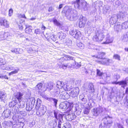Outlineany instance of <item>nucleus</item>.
<instances>
[{
	"instance_id": "obj_26",
	"label": "nucleus",
	"mask_w": 128,
	"mask_h": 128,
	"mask_svg": "<svg viewBox=\"0 0 128 128\" xmlns=\"http://www.w3.org/2000/svg\"><path fill=\"white\" fill-rule=\"evenodd\" d=\"M72 4H74L75 8H79L80 6V0H76V1L72 2Z\"/></svg>"
},
{
	"instance_id": "obj_17",
	"label": "nucleus",
	"mask_w": 128,
	"mask_h": 128,
	"mask_svg": "<svg viewBox=\"0 0 128 128\" xmlns=\"http://www.w3.org/2000/svg\"><path fill=\"white\" fill-rule=\"evenodd\" d=\"M106 41L103 42L104 44H108L112 42L113 41L112 38H110L109 35L108 34L106 36Z\"/></svg>"
},
{
	"instance_id": "obj_33",
	"label": "nucleus",
	"mask_w": 128,
	"mask_h": 128,
	"mask_svg": "<svg viewBox=\"0 0 128 128\" xmlns=\"http://www.w3.org/2000/svg\"><path fill=\"white\" fill-rule=\"evenodd\" d=\"M33 107V106H32L30 103H27L26 109L27 111H30L32 110Z\"/></svg>"
},
{
	"instance_id": "obj_24",
	"label": "nucleus",
	"mask_w": 128,
	"mask_h": 128,
	"mask_svg": "<svg viewBox=\"0 0 128 128\" xmlns=\"http://www.w3.org/2000/svg\"><path fill=\"white\" fill-rule=\"evenodd\" d=\"M47 100L48 101L51 102H53L54 103V104L55 106H56L57 102H58V100L54 98H47Z\"/></svg>"
},
{
	"instance_id": "obj_16",
	"label": "nucleus",
	"mask_w": 128,
	"mask_h": 128,
	"mask_svg": "<svg viewBox=\"0 0 128 128\" xmlns=\"http://www.w3.org/2000/svg\"><path fill=\"white\" fill-rule=\"evenodd\" d=\"M23 95V94L20 92H18L15 94L16 98L18 101H20L22 100Z\"/></svg>"
},
{
	"instance_id": "obj_51",
	"label": "nucleus",
	"mask_w": 128,
	"mask_h": 128,
	"mask_svg": "<svg viewBox=\"0 0 128 128\" xmlns=\"http://www.w3.org/2000/svg\"><path fill=\"white\" fill-rule=\"evenodd\" d=\"M59 66H60V68H62L63 69H64L68 67V64H60V65L59 64Z\"/></svg>"
},
{
	"instance_id": "obj_25",
	"label": "nucleus",
	"mask_w": 128,
	"mask_h": 128,
	"mask_svg": "<svg viewBox=\"0 0 128 128\" xmlns=\"http://www.w3.org/2000/svg\"><path fill=\"white\" fill-rule=\"evenodd\" d=\"M106 54L104 52H99L98 53V55L94 56L95 57L99 59L103 58L104 56Z\"/></svg>"
},
{
	"instance_id": "obj_62",
	"label": "nucleus",
	"mask_w": 128,
	"mask_h": 128,
	"mask_svg": "<svg viewBox=\"0 0 128 128\" xmlns=\"http://www.w3.org/2000/svg\"><path fill=\"white\" fill-rule=\"evenodd\" d=\"M115 4L116 5L119 6L121 4V2L120 0H117L116 1Z\"/></svg>"
},
{
	"instance_id": "obj_43",
	"label": "nucleus",
	"mask_w": 128,
	"mask_h": 128,
	"mask_svg": "<svg viewBox=\"0 0 128 128\" xmlns=\"http://www.w3.org/2000/svg\"><path fill=\"white\" fill-rule=\"evenodd\" d=\"M30 104L32 106H34V104L35 100L34 98H30Z\"/></svg>"
},
{
	"instance_id": "obj_32",
	"label": "nucleus",
	"mask_w": 128,
	"mask_h": 128,
	"mask_svg": "<svg viewBox=\"0 0 128 128\" xmlns=\"http://www.w3.org/2000/svg\"><path fill=\"white\" fill-rule=\"evenodd\" d=\"M122 40L124 42H128V32L124 35Z\"/></svg>"
},
{
	"instance_id": "obj_28",
	"label": "nucleus",
	"mask_w": 128,
	"mask_h": 128,
	"mask_svg": "<svg viewBox=\"0 0 128 128\" xmlns=\"http://www.w3.org/2000/svg\"><path fill=\"white\" fill-rule=\"evenodd\" d=\"M12 112L14 114L19 113V108L17 107H14L12 110Z\"/></svg>"
},
{
	"instance_id": "obj_54",
	"label": "nucleus",
	"mask_w": 128,
	"mask_h": 128,
	"mask_svg": "<svg viewBox=\"0 0 128 128\" xmlns=\"http://www.w3.org/2000/svg\"><path fill=\"white\" fill-rule=\"evenodd\" d=\"M53 22L57 26H59L60 25V24L56 19H54Z\"/></svg>"
},
{
	"instance_id": "obj_21",
	"label": "nucleus",
	"mask_w": 128,
	"mask_h": 128,
	"mask_svg": "<svg viewBox=\"0 0 128 128\" xmlns=\"http://www.w3.org/2000/svg\"><path fill=\"white\" fill-rule=\"evenodd\" d=\"M88 91L90 93H92L94 91V86L92 83H90L88 87Z\"/></svg>"
},
{
	"instance_id": "obj_13",
	"label": "nucleus",
	"mask_w": 128,
	"mask_h": 128,
	"mask_svg": "<svg viewBox=\"0 0 128 128\" xmlns=\"http://www.w3.org/2000/svg\"><path fill=\"white\" fill-rule=\"evenodd\" d=\"M122 28L121 25L119 23L117 22L114 26V29L117 32L120 31Z\"/></svg>"
},
{
	"instance_id": "obj_19",
	"label": "nucleus",
	"mask_w": 128,
	"mask_h": 128,
	"mask_svg": "<svg viewBox=\"0 0 128 128\" xmlns=\"http://www.w3.org/2000/svg\"><path fill=\"white\" fill-rule=\"evenodd\" d=\"M57 35L60 39L61 40L64 39L66 36V34L62 32L58 33Z\"/></svg>"
},
{
	"instance_id": "obj_63",
	"label": "nucleus",
	"mask_w": 128,
	"mask_h": 128,
	"mask_svg": "<svg viewBox=\"0 0 128 128\" xmlns=\"http://www.w3.org/2000/svg\"><path fill=\"white\" fill-rule=\"evenodd\" d=\"M53 86L51 84L48 85V86L47 87V88L49 90H51Z\"/></svg>"
},
{
	"instance_id": "obj_20",
	"label": "nucleus",
	"mask_w": 128,
	"mask_h": 128,
	"mask_svg": "<svg viewBox=\"0 0 128 128\" xmlns=\"http://www.w3.org/2000/svg\"><path fill=\"white\" fill-rule=\"evenodd\" d=\"M65 102H62L61 104L60 105V108L62 109L66 110L68 108V105Z\"/></svg>"
},
{
	"instance_id": "obj_40",
	"label": "nucleus",
	"mask_w": 128,
	"mask_h": 128,
	"mask_svg": "<svg viewBox=\"0 0 128 128\" xmlns=\"http://www.w3.org/2000/svg\"><path fill=\"white\" fill-rule=\"evenodd\" d=\"M77 46L79 48L81 49H83L84 47V44L81 42L78 43L77 44Z\"/></svg>"
},
{
	"instance_id": "obj_38",
	"label": "nucleus",
	"mask_w": 128,
	"mask_h": 128,
	"mask_svg": "<svg viewBox=\"0 0 128 128\" xmlns=\"http://www.w3.org/2000/svg\"><path fill=\"white\" fill-rule=\"evenodd\" d=\"M89 99V102L88 103V104L90 108L93 105H94V100L92 98H90Z\"/></svg>"
},
{
	"instance_id": "obj_37",
	"label": "nucleus",
	"mask_w": 128,
	"mask_h": 128,
	"mask_svg": "<svg viewBox=\"0 0 128 128\" xmlns=\"http://www.w3.org/2000/svg\"><path fill=\"white\" fill-rule=\"evenodd\" d=\"M17 104V102L16 100H13L10 102L9 104V106L10 107H14L15 105H16Z\"/></svg>"
},
{
	"instance_id": "obj_6",
	"label": "nucleus",
	"mask_w": 128,
	"mask_h": 128,
	"mask_svg": "<svg viewBox=\"0 0 128 128\" xmlns=\"http://www.w3.org/2000/svg\"><path fill=\"white\" fill-rule=\"evenodd\" d=\"M102 108L100 107L98 108H94L92 111V114L94 116H97L100 113L103 112Z\"/></svg>"
},
{
	"instance_id": "obj_48",
	"label": "nucleus",
	"mask_w": 128,
	"mask_h": 128,
	"mask_svg": "<svg viewBox=\"0 0 128 128\" xmlns=\"http://www.w3.org/2000/svg\"><path fill=\"white\" fill-rule=\"evenodd\" d=\"M49 38L52 39L53 41L55 42L56 40V37L55 35H54L53 34H51Z\"/></svg>"
},
{
	"instance_id": "obj_49",
	"label": "nucleus",
	"mask_w": 128,
	"mask_h": 128,
	"mask_svg": "<svg viewBox=\"0 0 128 128\" xmlns=\"http://www.w3.org/2000/svg\"><path fill=\"white\" fill-rule=\"evenodd\" d=\"M114 58L120 61V55L118 54H114L113 56Z\"/></svg>"
},
{
	"instance_id": "obj_55",
	"label": "nucleus",
	"mask_w": 128,
	"mask_h": 128,
	"mask_svg": "<svg viewBox=\"0 0 128 128\" xmlns=\"http://www.w3.org/2000/svg\"><path fill=\"white\" fill-rule=\"evenodd\" d=\"M125 102H124V103L125 106H128V96L126 97V98L124 99Z\"/></svg>"
},
{
	"instance_id": "obj_18",
	"label": "nucleus",
	"mask_w": 128,
	"mask_h": 128,
	"mask_svg": "<svg viewBox=\"0 0 128 128\" xmlns=\"http://www.w3.org/2000/svg\"><path fill=\"white\" fill-rule=\"evenodd\" d=\"M26 28L25 29V32L26 33L30 34L32 32V27L29 25H26Z\"/></svg>"
},
{
	"instance_id": "obj_60",
	"label": "nucleus",
	"mask_w": 128,
	"mask_h": 128,
	"mask_svg": "<svg viewBox=\"0 0 128 128\" xmlns=\"http://www.w3.org/2000/svg\"><path fill=\"white\" fill-rule=\"evenodd\" d=\"M7 35L6 36V39H11L13 37V36L12 35H10V34L9 35H8V34H7Z\"/></svg>"
},
{
	"instance_id": "obj_52",
	"label": "nucleus",
	"mask_w": 128,
	"mask_h": 128,
	"mask_svg": "<svg viewBox=\"0 0 128 128\" xmlns=\"http://www.w3.org/2000/svg\"><path fill=\"white\" fill-rule=\"evenodd\" d=\"M96 74L99 76H101L103 74V73L101 72L98 69L96 70Z\"/></svg>"
},
{
	"instance_id": "obj_61",
	"label": "nucleus",
	"mask_w": 128,
	"mask_h": 128,
	"mask_svg": "<svg viewBox=\"0 0 128 128\" xmlns=\"http://www.w3.org/2000/svg\"><path fill=\"white\" fill-rule=\"evenodd\" d=\"M34 33L36 34H40V29H37L34 31Z\"/></svg>"
},
{
	"instance_id": "obj_10",
	"label": "nucleus",
	"mask_w": 128,
	"mask_h": 128,
	"mask_svg": "<svg viewBox=\"0 0 128 128\" xmlns=\"http://www.w3.org/2000/svg\"><path fill=\"white\" fill-rule=\"evenodd\" d=\"M66 57L68 58L67 60H74L75 59L74 58L69 56H66ZM75 62L74 66L75 67H76V68H78L80 67L81 66V64L80 63H78L77 62H76L74 61Z\"/></svg>"
},
{
	"instance_id": "obj_15",
	"label": "nucleus",
	"mask_w": 128,
	"mask_h": 128,
	"mask_svg": "<svg viewBox=\"0 0 128 128\" xmlns=\"http://www.w3.org/2000/svg\"><path fill=\"white\" fill-rule=\"evenodd\" d=\"M76 118V116L73 113L68 114L66 116V119H67L69 121L74 120Z\"/></svg>"
},
{
	"instance_id": "obj_34",
	"label": "nucleus",
	"mask_w": 128,
	"mask_h": 128,
	"mask_svg": "<svg viewBox=\"0 0 128 128\" xmlns=\"http://www.w3.org/2000/svg\"><path fill=\"white\" fill-rule=\"evenodd\" d=\"M20 49L19 48H14L12 49L11 50L12 52L15 53L16 54H20Z\"/></svg>"
},
{
	"instance_id": "obj_11",
	"label": "nucleus",
	"mask_w": 128,
	"mask_h": 128,
	"mask_svg": "<svg viewBox=\"0 0 128 128\" xmlns=\"http://www.w3.org/2000/svg\"><path fill=\"white\" fill-rule=\"evenodd\" d=\"M117 20V17L116 14H114L111 16L110 20V24H115Z\"/></svg>"
},
{
	"instance_id": "obj_46",
	"label": "nucleus",
	"mask_w": 128,
	"mask_h": 128,
	"mask_svg": "<svg viewBox=\"0 0 128 128\" xmlns=\"http://www.w3.org/2000/svg\"><path fill=\"white\" fill-rule=\"evenodd\" d=\"M63 126L65 128H70L71 126L70 124L68 122H67L64 124Z\"/></svg>"
},
{
	"instance_id": "obj_30",
	"label": "nucleus",
	"mask_w": 128,
	"mask_h": 128,
	"mask_svg": "<svg viewBox=\"0 0 128 128\" xmlns=\"http://www.w3.org/2000/svg\"><path fill=\"white\" fill-rule=\"evenodd\" d=\"M98 34L99 40V42L100 41L101 42L102 41L104 37V35L103 33H100L98 34Z\"/></svg>"
},
{
	"instance_id": "obj_45",
	"label": "nucleus",
	"mask_w": 128,
	"mask_h": 128,
	"mask_svg": "<svg viewBox=\"0 0 128 128\" xmlns=\"http://www.w3.org/2000/svg\"><path fill=\"white\" fill-rule=\"evenodd\" d=\"M90 109V108H86L84 110V114H88L89 113Z\"/></svg>"
},
{
	"instance_id": "obj_1",
	"label": "nucleus",
	"mask_w": 128,
	"mask_h": 128,
	"mask_svg": "<svg viewBox=\"0 0 128 128\" xmlns=\"http://www.w3.org/2000/svg\"><path fill=\"white\" fill-rule=\"evenodd\" d=\"M62 12L65 14L66 16L71 21L76 20L78 15L77 12L68 6H65L63 9Z\"/></svg>"
},
{
	"instance_id": "obj_36",
	"label": "nucleus",
	"mask_w": 128,
	"mask_h": 128,
	"mask_svg": "<svg viewBox=\"0 0 128 128\" xmlns=\"http://www.w3.org/2000/svg\"><path fill=\"white\" fill-rule=\"evenodd\" d=\"M122 28L123 29H126L128 28V22L126 21H125L121 25Z\"/></svg>"
},
{
	"instance_id": "obj_9",
	"label": "nucleus",
	"mask_w": 128,
	"mask_h": 128,
	"mask_svg": "<svg viewBox=\"0 0 128 128\" xmlns=\"http://www.w3.org/2000/svg\"><path fill=\"white\" fill-rule=\"evenodd\" d=\"M86 19L85 17H82L80 18V21L79 23V26L80 28H82L84 27L86 23Z\"/></svg>"
},
{
	"instance_id": "obj_35",
	"label": "nucleus",
	"mask_w": 128,
	"mask_h": 128,
	"mask_svg": "<svg viewBox=\"0 0 128 128\" xmlns=\"http://www.w3.org/2000/svg\"><path fill=\"white\" fill-rule=\"evenodd\" d=\"M65 44L68 46H71L72 44V40L71 39H67L66 40Z\"/></svg>"
},
{
	"instance_id": "obj_27",
	"label": "nucleus",
	"mask_w": 128,
	"mask_h": 128,
	"mask_svg": "<svg viewBox=\"0 0 128 128\" xmlns=\"http://www.w3.org/2000/svg\"><path fill=\"white\" fill-rule=\"evenodd\" d=\"M11 112L8 109H7L3 112V114L6 118H8L10 116Z\"/></svg>"
},
{
	"instance_id": "obj_31",
	"label": "nucleus",
	"mask_w": 128,
	"mask_h": 128,
	"mask_svg": "<svg viewBox=\"0 0 128 128\" xmlns=\"http://www.w3.org/2000/svg\"><path fill=\"white\" fill-rule=\"evenodd\" d=\"M64 85V83L62 82L58 81L57 83L56 86L58 88H61L62 87L63 88Z\"/></svg>"
},
{
	"instance_id": "obj_12",
	"label": "nucleus",
	"mask_w": 128,
	"mask_h": 128,
	"mask_svg": "<svg viewBox=\"0 0 128 128\" xmlns=\"http://www.w3.org/2000/svg\"><path fill=\"white\" fill-rule=\"evenodd\" d=\"M6 94L4 91H0V99L1 101L5 102L6 101Z\"/></svg>"
},
{
	"instance_id": "obj_59",
	"label": "nucleus",
	"mask_w": 128,
	"mask_h": 128,
	"mask_svg": "<svg viewBox=\"0 0 128 128\" xmlns=\"http://www.w3.org/2000/svg\"><path fill=\"white\" fill-rule=\"evenodd\" d=\"M13 12V10L11 8L9 10V14L8 15L10 16H11Z\"/></svg>"
},
{
	"instance_id": "obj_47",
	"label": "nucleus",
	"mask_w": 128,
	"mask_h": 128,
	"mask_svg": "<svg viewBox=\"0 0 128 128\" xmlns=\"http://www.w3.org/2000/svg\"><path fill=\"white\" fill-rule=\"evenodd\" d=\"M63 88L66 92V90L68 91L70 90L71 89L70 87L68 86H67L66 84H64Z\"/></svg>"
},
{
	"instance_id": "obj_50",
	"label": "nucleus",
	"mask_w": 128,
	"mask_h": 128,
	"mask_svg": "<svg viewBox=\"0 0 128 128\" xmlns=\"http://www.w3.org/2000/svg\"><path fill=\"white\" fill-rule=\"evenodd\" d=\"M19 69L18 68L17 69H15L14 71H12L11 72H10L9 74V75L10 76L12 74H14L17 73L18 72V71L19 70Z\"/></svg>"
},
{
	"instance_id": "obj_53",
	"label": "nucleus",
	"mask_w": 128,
	"mask_h": 128,
	"mask_svg": "<svg viewBox=\"0 0 128 128\" xmlns=\"http://www.w3.org/2000/svg\"><path fill=\"white\" fill-rule=\"evenodd\" d=\"M6 36V34L5 33L4 34H2L1 36L0 37V40H3L4 39H6V37L5 36Z\"/></svg>"
},
{
	"instance_id": "obj_14",
	"label": "nucleus",
	"mask_w": 128,
	"mask_h": 128,
	"mask_svg": "<svg viewBox=\"0 0 128 128\" xmlns=\"http://www.w3.org/2000/svg\"><path fill=\"white\" fill-rule=\"evenodd\" d=\"M81 4L82 5V7L84 10H89L90 8V6L86 2L83 1L81 2Z\"/></svg>"
},
{
	"instance_id": "obj_56",
	"label": "nucleus",
	"mask_w": 128,
	"mask_h": 128,
	"mask_svg": "<svg viewBox=\"0 0 128 128\" xmlns=\"http://www.w3.org/2000/svg\"><path fill=\"white\" fill-rule=\"evenodd\" d=\"M60 90L59 89H58L57 90L54 92H55V94L56 96H58L59 94H61V92L60 93Z\"/></svg>"
},
{
	"instance_id": "obj_3",
	"label": "nucleus",
	"mask_w": 128,
	"mask_h": 128,
	"mask_svg": "<svg viewBox=\"0 0 128 128\" xmlns=\"http://www.w3.org/2000/svg\"><path fill=\"white\" fill-rule=\"evenodd\" d=\"M54 116L56 119L53 121L52 124V126L54 128L57 126V121H58V128H61V124L63 122V115L60 114L59 111L57 110H54Z\"/></svg>"
},
{
	"instance_id": "obj_41",
	"label": "nucleus",
	"mask_w": 128,
	"mask_h": 128,
	"mask_svg": "<svg viewBox=\"0 0 128 128\" xmlns=\"http://www.w3.org/2000/svg\"><path fill=\"white\" fill-rule=\"evenodd\" d=\"M76 111L74 112L75 113H76L78 115H79L81 113L82 110L80 108H79L78 107H76Z\"/></svg>"
},
{
	"instance_id": "obj_29",
	"label": "nucleus",
	"mask_w": 128,
	"mask_h": 128,
	"mask_svg": "<svg viewBox=\"0 0 128 128\" xmlns=\"http://www.w3.org/2000/svg\"><path fill=\"white\" fill-rule=\"evenodd\" d=\"M110 60L109 59L106 58L104 59L102 61H100V62H101V64H103L107 65L110 62Z\"/></svg>"
},
{
	"instance_id": "obj_44",
	"label": "nucleus",
	"mask_w": 128,
	"mask_h": 128,
	"mask_svg": "<svg viewBox=\"0 0 128 128\" xmlns=\"http://www.w3.org/2000/svg\"><path fill=\"white\" fill-rule=\"evenodd\" d=\"M93 40L94 41L99 42L98 33H96V34L93 36Z\"/></svg>"
},
{
	"instance_id": "obj_22",
	"label": "nucleus",
	"mask_w": 128,
	"mask_h": 128,
	"mask_svg": "<svg viewBox=\"0 0 128 128\" xmlns=\"http://www.w3.org/2000/svg\"><path fill=\"white\" fill-rule=\"evenodd\" d=\"M42 83H38L35 87L36 89L38 92H41L42 88Z\"/></svg>"
},
{
	"instance_id": "obj_4",
	"label": "nucleus",
	"mask_w": 128,
	"mask_h": 128,
	"mask_svg": "<svg viewBox=\"0 0 128 128\" xmlns=\"http://www.w3.org/2000/svg\"><path fill=\"white\" fill-rule=\"evenodd\" d=\"M112 117H110L108 115L105 116L103 119L104 128H109L112 125Z\"/></svg>"
},
{
	"instance_id": "obj_5",
	"label": "nucleus",
	"mask_w": 128,
	"mask_h": 128,
	"mask_svg": "<svg viewBox=\"0 0 128 128\" xmlns=\"http://www.w3.org/2000/svg\"><path fill=\"white\" fill-rule=\"evenodd\" d=\"M70 34L76 38L78 39L81 36V34L78 30H74L70 31Z\"/></svg>"
},
{
	"instance_id": "obj_58",
	"label": "nucleus",
	"mask_w": 128,
	"mask_h": 128,
	"mask_svg": "<svg viewBox=\"0 0 128 128\" xmlns=\"http://www.w3.org/2000/svg\"><path fill=\"white\" fill-rule=\"evenodd\" d=\"M81 100L82 102V103L83 104H85L87 101L86 99L84 98H83Z\"/></svg>"
},
{
	"instance_id": "obj_23",
	"label": "nucleus",
	"mask_w": 128,
	"mask_h": 128,
	"mask_svg": "<svg viewBox=\"0 0 128 128\" xmlns=\"http://www.w3.org/2000/svg\"><path fill=\"white\" fill-rule=\"evenodd\" d=\"M42 103V101L40 98H38L37 100L35 106L36 110H38L40 106H41V104Z\"/></svg>"
},
{
	"instance_id": "obj_7",
	"label": "nucleus",
	"mask_w": 128,
	"mask_h": 128,
	"mask_svg": "<svg viewBox=\"0 0 128 128\" xmlns=\"http://www.w3.org/2000/svg\"><path fill=\"white\" fill-rule=\"evenodd\" d=\"M39 110L40 112H37V114L40 115V116H43L46 111L45 107L43 105H41L39 107Z\"/></svg>"
},
{
	"instance_id": "obj_42",
	"label": "nucleus",
	"mask_w": 128,
	"mask_h": 128,
	"mask_svg": "<svg viewBox=\"0 0 128 128\" xmlns=\"http://www.w3.org/2000/svg\"><path fill=\"white\" fill-rule=\"evenodd\" d=\"M118 84L120 85H122V87H124L126 86L127 85V82L126 81L122 80L120 82H118Z\"/></svg>"
},
{
	"instance_id": "obj_8",
	"label": "nucleus",
	"mask_w": 128,
	"mask_h": 128,
	"mask_svg": "<svg viewBox=\"0 0 128 128\" xmlns=\"http://www.w3.org/2000/svg\"><path fill=\"white\" fill-rule=\"evenodd\" d=\"M0 24L1 26L8 28L9 26L8 22L4 18H0Z\"/></svg>"
},
{
	"instance_id": "obj_39",
	"label": "nucleus",
	"mask_w": 128,
	"mask_h": 128,
	"mask_svg": "<svg viewBox=\"0 0 128 128\" xmlns=\"http://www.w3.org/2000/svg\"><path fill=\"white\" fill-rule=\"evenodd\" d=\"M19 103L18 104V106L19 108H24V106L25 104V102L24 101H22V100L19 101Z\"/></svg>"
},
{
	"instance_id": "obj_57",
	"label": "nucleus",
	"mask_w": 128,
	"mask_h": 128,
	"mask_svg": "<svg viewBox=\"0 0 128 128\" xmlns=\"http://www.w3.org/2000/svg\"><path fill=\"white\" fill-rule=\"evenodd\" d=\"M114 77L116 79V80L120 78V76L119 74L117 73H115L114 74Z\"/></svg>"
},
{
	"instance_id": "obj_2",
	"label": "nucleus",
	"mask_w": 128,
	"mask_h": 128,
	"mask_svg": "<svg viewBox=\"0 0 128 128\" xmlns=\"http://www.w3.org/2000/svg\"><path fill=\"white\" fill-rule=\"evenodd\" d=\"M79 92V90L78 87H76L73 88L68 94L65 91H62L61 94L60 95L59 97L60 98L64 100H67L70 97V96L73 98L76 97Z\"/></svg>"
},
{
	"instance_id": "obj_64",
	"label": "nucleus",
	"mask_w": 128,
	"mask_h": 128,
	"mask_svg": "<svg viewBox=\"0 0 128 128\" xmlns=\"http://www.w3.org/2000/svg\"><path fill=\"white\" fill-rule=\"evenodd\" d=\"M117 124L118 128H124L123 126L120 124L117 123Z\"/></svg>"
}]
</instances>
